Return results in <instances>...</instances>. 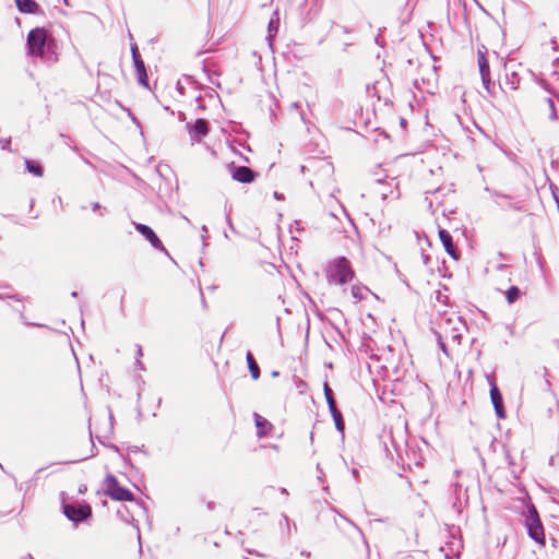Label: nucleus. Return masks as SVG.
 Here are the masks:
<instances>
[{
  "instance_id": "1",
  "label": "nucleus",
  "mask_w": 559,
  "mask_h": 559,
  "mask_svg": "<svg viewBox=\"0 0 559 559\" xmlns=\"http://www.w3.org/2000/svg\"><path fill=\"white\" fill-rule=\"evenodd\" d=\"M355 277V272L349 261L344 258H336L329 262L326 266V278L330 284L344 285Z\"/></svg>"
},
{
  "instance_id": "2",
  "label": "nucleus",
  "mask_w": 559,
  "mask_h": 559,
  "mask_svg": "<svg viewBox=\"0 0 559 559\" xmlns=\"http://www.w3.org/2000/svg\"><path fill=\"white\" fill-rule=\"evenodd\" d=\"M445 538L447 540L440 547V551L443 552L445 559L460 558L463 549L460 526H447Z\"/></svg>"
},
{
  "instance_id": "3",
  "label": "nucleus",
  "mask_w": 559,
  "mask_h": 559,
  "mask_svg": "<svg viewBox=\"0 0 559 559\" xmlns=\"http://www.w3.org/2000/svg\"><path fill=\"white\" fill-rule=\"evenodd\" d=\"M62 509L68 520L74 523L86 521L92 515V509L90 504L85 503L84 501L63 499Z\"/></svg>"
},
{
  "instance_id": "4",
  "label": "nucleus",
  "mask_w": 559,
  "mask_h": 559,
  "mask_svg": "<svg viewBox=\"0 0 559 559\" xmlns=\"http://www.w3.org/2000/svg\"><path fill=\"white\" fill-rule=\"evenodd\" d=\"M47 40V33L44 28L32 29L27 36V47L31 55L43 57Z\"/></svg>"
},
{
  "instance_id": "5",
  "label": "nucleus",
  "mask_w": 559,
  "mask_h": 559,
  "mask_svg": "<svg viewBox=\"0 0 559 559\" xmlns=\"http://www.w3.org/2000/svg\"><path fill=\"white\" fill-rule=\"evenodd\" d=\"M105 491L110 498H112L115 500H119V501L133 500L132 492L130 490L121 487L118 484L116 477L112 475H108L105 478Z\"/></svg>"
},
{
  "instance_id": "6",
  "label": "nucleus",
  "mask_w": 559,
  "mask_h": 559,
  "mask_svg": "<svg viewBox=\"0 0 559 559\" xmlns=\"http://www.w3.org/2000/svg\"><path fill=\"white\" fill-rule=\"evenodd\" d=\"M131 50H132V58H133L139 83L142 84L143 86H147V74H146L145 66H144L143 60L140 57L136 46H133Z\"/></svg>"
},
{
  "instance_id": "7",
  "label": "nucleus",
  "mask_w": 559,
  "mask_h": 559,
  "mask_svg": "<svg viewBox=\"0 0 559 559\" xmlns=\"http://www.w3.org/2000/svg\"><path fill=\"white\" fill-rule=\"evenodd\" d=\"M231 177L236 181L249 183L254 180L255 175L250 168L246 166H239L233 169Z\"/></svg>"
},
{
  "instance_id": "8",
  "label": "nucleus",
  "mask_w": 559,
  "mask_h": 559,
  "mask_svg": "<svg viewBox=\"0 0 559 559\" xmlns=\"http://www.w3.org/2000/svg\"><path fill=\"white\" fill-rule=\"evenodd\" d=\"M135 229L141 233L156 249H162L163 245L153 229L144 224L134 223Z\"/></svg>"
},
{
  "instance_id": "9",
  "label": "nucleus",
  "mask_w": 559,
  "mask_h": 559,
  "mask_svg": "<svg viewBox=\"0 0 559 559\" xmlns=\"http://www.w3.org/2000/svg\"><path fill=\"white\" fill-rule=\"evenodd\" d=\"M478 66H479V72L481 75V81L485 86V88L489 92L490 90V70L488 61L485 57V55L481 51H478Z\"/></svg>"
},
{
  "instance_id": "10",
  "label": "nucleus",
  "mask_w": 559,
  "mask_h": 559,
  "mask_svg": "<svg viewBox=\"0 0 559 559\" xmlns=\"http://www.w3.org/2000/svg\"><path fill=\"white\" fill-rule=\"evenodd\" d=\"M15 3L22 13L36 14L39 11V5L34 0H15Z\"/></svg>"
},
{
  "instance_id": "11",
  "label": "nucleus",
  "mask_w": 559,
  "mask_h": 559,
  "mask_svg": "<svg viewBox=\"0 0 559 559\" xmlns=\"http://www.w3.org/2000/svg\"><path fill=\"white\" fill-rule=\"evenodd\" d=\"M439 237H440V240L445 249V251L454 259H456V254H455V247L453 245V241H452V237L451 235L444 230V229H440L439 230Z\"/></svg>"
},
{
  "instance_id": "12",
  "label": "nucleus",
  "mask_w": 559,
  "mask_h": 559,
  "mask_svg": "<svg viewBox=\"0 0 559 559\" xmlns=\"http://www.w3.org/2000/svg\"><path fill=\"white\" fill-rule=\"evenodd\" d=\"M372 292L362 284H355L352 286V296L356 301L365 300Z\"/></svg>"
},
{
  "instance_id": "13",
  "label": "nucleus",
  "mask_w": 559,
  "mask_h": 559,
  "mask_svg": "<svg viewBox=\"0 0 559 559\" xmlns=\"http://www.w3.org/2000/svg\"><path fill=\"white\" fill-rule=\"evenodd\" d=\"M528 536L538 543L540 546L545 545V531L544 526H525Z\"/></svg>"
},
{
  "instance_id": "14",
  "label": "nucleus",
  "mask_w": 559,
  "mask_h": 559,
  "mask_svg": "<svg viewBox=\"0 0 559 559\" xmlns=\"http://www.w3.org/2000/svg\"><path fill=\"white\" fill-rule=\"evenodd\" d=\"M254 421H255V426L258 428V436L260 438L266 436L269 430L272 427L270 421L259 414H254Z\"/></svg>"
},
{
  "instance_id": "15",
  "label": "nucleus",
  "mask_w": 559,
  "mask_h": 559,
  "mask_svg": "<svg viewBox=\"0 0 559 559\" xmlns=\"http://www.w3.org/2000/svg\"><path fill=\"white\" fill-rule=\"evenodd\" d=\"M193 136H204L207 133V124L203 119H198L191 128Z\"/></svg>"
},
{
  "instance_id": "16",
  "label": "nucleus",
  "mask_w": 559,
  "mask_h": 559,
  "mask_svg": "<svg viewBox=\"0 0 559 559\" xmlns=\"http://www.w3.org/2000/svg\"><path fill=\"white\" fill-rule=\"evenodd\" d=\"M246 359H247V362H248V368L250 370L251 377L254 380H258L259 377H260V369H259V366L255 362V360H254V358H253V356H252V354L250 352L247 353Z\"/></svg>"
},
{
  "instance_id": "17",
  "label": "nucleus",
  "mask_w": 559,
  "mask_h": 559,
  "mask_svg": "<svg viewBox=\"0 0 559 559\" xmlns=\"http://www.w3.org/2000/svg\"><path fill=\"white\" fill-rule=\"evenodd\" d=\"M278 25H280V17H278L277 12H275L274 15L271 17L269 25H267V31H269L267 38L269 39H272L275 36V34L278 31Z\"/></svg>"
},
{
  "instance_id": "18",
  "label": "nucleus",
  "mask_w": 559,
  "mask_h": 559,
  "mask_svg": "<svg viewBox=\"0 0 559 559\" xmlns=\"http://www.w3.org/2000/svg\"><path fill=\"white\" fill-rule=\"evenodd\" d=\"M330 412H331V415H332V417L334 419L336 429L340 432H344L345 425H344V421H343L342 414L340 413L337 407L331 408Z\"/></svg>"
},
{
  "instance_id": "19",
  "label": "nucleus",
  "mask_w": 559,
  "mask_h": 559,
  "mask_svg": "<svg viewBox=\"0 0 559 559\" xmlns=\"http://www.w3.org/2000/svg\"><path fill=\"white\" fill-rule=\"evenodd\" d=\"M490 397L493 406L499 407V405L503 404L498 386L493 382L490 384Z\"/></svg>"
},
{
  "instance_id": "20",
  "label": "nucleus",
  "mask_w": 559,
  "mask_h": 559,
  "mask_svg": "<svg viewBox=\"0 0 559 559\" xmlns=\"http://www.w3.org/2000/svg\"><path fill=\"white\" fill-rule=\"evenodd\" d=\"M520 296H521V290L516 286H512L506 292V298H507L508 304H510V305L515 302L520 298Z\"/></svg>"
},
{
  "instance_id": "21",
  "label": "nucleus",
  "mask_w": 559,
  "mask_h": 559,
  "mask_svg": "<svg viewBox=\"0 0 559 559\" xmlns=\"http://www.w3.org/2000/svg\"><path fill=\"white\" fill-rule=\"evenodd\" d=\"M324 394H325L326 403L329 405V409L335 408L336 407L335 400L333 399L332 390L328 385V383L324 384Z\"/></svg>"
},
{
  "instance_id": "22",
  "label": "nucleus",
  "mask_w": 559,
  "mask_h": 559,
  "mask_svg": "<svg viewBox=\"0 0 559 559\" xmlns=\"http://www.w3.org/2000/svg\"><path fill=\"white\" fill-rule=\"evenodd\" d=\"M26 167L29 173L34 174L35 176L40 177L43 175L41 167L37 164L32 163L31 160L25 162Z\"/></svg>"
},
{
  "instance_id": "23",
  "label": "nucleus",
  "mask_w": 559,
  "mask_h": 559,
  "mask_svg": "<svg viewBox=\"0 0 559 559\" xmlns=\"http://www.w3.org/2000/svg\"><path fill=\"white\" fill-rule=\"evenodd\" d=\"M547 103H548V106H549V109H550V118L552 120H556L557 119V111H556L555 103H554V100L551 98H548Z\"/></svg>"
},
{
  "instance_id": "24",
  "label": "nucleus",
  "mask_w": 559,
  "mask_h": 559,
  "mask_svg": "<svg viewBox=\"0 0 559 559\" xmlns=\"http://www.w3.org/2000/svg\"><path fill=\"white\" fill-rule=\"evenodd\" d=\"M495 411L499 418H504L506 415H504L503 404L499 405V407L495 406Z\"/></svg>"
},
{
  "instance_id": "25",
  "label": "nucleus",
  "mask_w": 559,
  "mask_h": 559,
  "mask_svg": "<svg viewBox=\"0 0 559 559\" xmlns=\"http://www.w3.org/2000/svg\"><path fill=\"white\" fill-rule=\"evenodd\" d=\"M380 194L382 195L383 199H386L390 194L393 195L394 194V191L391 189L390 191H388V189H380L379 190Z\"/></svg>"
},
{
  "instance_id": "26",
  "label": "nucleus",
  "mask_w": 559,
  "mask_h": 559,
  "mask_svg": "<svg viewBox=\"0 0 559 559\" xmlns=\"http://www.w3.org/2000/svg\"><path fill=\"white\" fill-rule=\"evenodd\" d=\"M530 513L532 515L533 522H537L538 521L537 511L535 509H531Z\"/></svg>"
},
{
  "instance_id": "27",
  "label": "nucleus",
  "mask_w": 559,
  "mask_h": 559,
  "mask_svg": "<svg viewBox=\"0 0 559 559\" xmlns=\"http://www.w3.org/2000/svg\"><path fill=\"white\" fill-rule=\"evenodd\" d=\"M390 187H394L395 190L399 189V183L395 182V179H391V182L388 183Z\"/></svg>"
},
{
  "instance_id": "28",
  "label": "nucleus",
  "mask_w": 559,
  "mask_h": 559,
  "mask_svg": "<svg viewBox=\"0 0 559 559\" xmlns=\"http://www.w3.org/2000/svg\"><path fill=\"white\" fill-rule=\"evenodd\" d=\"M274 197L277 200H282L283 199L282 194H280L278 192H274Z\"/></svg>"
},
{
  "instance_id": "29",
  "label": "nucleus",
  "mask_w": 559,
  "mask_h": 559,
  "mask_svg": "<svg viewBox=\"0 0 559 559\" xmlns=\"http://www.w3.org/2000/svg\"><path fill=\"white\" fill-rule=\"evenodd\" d=\"M355 528H356V532L364 538V534L360 531L359 526H355Z\"/></svg>"
},
{
  "instance_id": "30",
  "label": "nucleus",
  "mask_w": 559,
  "mask_h": 559,
  "mask_svg": "<svg viewBox=\"0 0 559 559\" xmlns=\"http://www.w3.org/2000/svg\"><path fill=\"white\" fill-rule=\"evenodd\" d=\"M135 528H136L138 538H139V540H141V534H140V531H139V526H135Z\"/></svg>"
},
{
  "instance_id": "31",
  "label": "nucleus",
  "mask_w": 559,
  "mask_h": 559,
  "mask_svg": "<svg viewBox=\"0 0 559 559\" xmlns=\"http://www.w3.org/2000/svg\"><path fill=\"white\" fill-rule=\"evenodd\" d=\"M98 207H99V204H98V203H94V204H93V210H94V211H96Z\"/></svg>"
},
{
  "instance_id": "32",
  "label": "nucleus",
  "mask_w": 559,
  "mask_h": 559,
  "mask_svg": "<svg viewBox=\"0 0 559 559\" xmlns=\"http://www.w3.org/2000/svg\"><path fill=\"white\" fill-rule=\"evenodd\" d=\"M86 490V486H83L79 489L80 492H84Z\"/></svg>"
},
{
  "instance_id": "33",
  "label": "nucleus",
  "mask_w": 559,
  "mask_h": 559,
  "mask_svg": "<svg viewBox=\"0 0 559 559\" xmlns=\"http://www.w3.org/2000/svg\"><path fill=\"white\" fill-rule=\"evenodd\" d=\"M552 75H554V76H556V78H557V80H559V73H558L557 71H555V72L552 73Z\"/></svg>"
},
{
  "instance_id": "34",
  "label": "nucleus",
  "mask_w": 559,
  "mask_h": 559,
  "mask_svg": "<svg viewBox=\"0 0 559 559\" xmlns=\"http://www.w3.org/2000/svg\"><path fill=\"white\" fill-rule=\"evenodd\" d=\"M246 551H247L248 554H251V555H252V554H257L255 551H253V550H251V549H247V548H246Z\"/></svg>"
},
{
  "instance_id": "35",
  "label": "nucleus",
  "mask_w": 559,
  "mask_h": 559,
  "mask_svg": "<svg viewBox=\"0 0 559 559\" xmlns=\"http://www.w3.org/2000/svg\"><path fill=\"white\" fill-rule=\"evenodd\" d=\"M378 185L380 186V188L383 186V182L379 179L378 180Z\"/></svg>"
},
{
  "instance_id": "36",
  "label": "nucleus",
  "mask_w": 559,
  "mask_h": 559,
  "mask_svg": "<svg viewBox=\"0 0 559 559\" xmlns=\"http://www.w3.org/2000/svg\"><path fill=\"white\" fill-rule=\"evenodd\" d=\"M206 231H207L206 227H205V226H203V227H202V233H206Z\"/></svg>"
},
{
  "instance_id": "37",
  "label": "nucleus",
  "mask_w": 559,
  "mask_h": 559,
  "mask_svg": "<svg viewBox=\"0 0 559 559\" xmlns=\"http://www.w3.org/2000/svg\"><path fill=\"white\" fill-rule=\"evenodd\" d=\"M138 353H139V355H142V348L141 347H139Z\"/></svg>"
}]
</instances>
